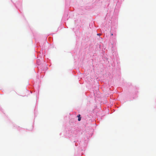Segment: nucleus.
I'll return each instance as SVG.
<instances>
[{
  "label": "nucleus",
  "instance_id": "obj_2",
  "mask_svg": "<svg viewBox=\"0 0 156 156\" xmlns=\"http://www.w3.org/2000/svg\"><path fill=\"white\" fill-rule=\"evenodd\" d=\"M97 35H101V34H98Z\"/></svg>",
  "mask_w": 156,
  "mask_h": 156
},
{
  "label": "nucleus",
  "instance_id": "obj_1",
  "mask_svg": "<svg viewBox=\"0 0 156 156\" xmlns=\"http://www.w3.org/2000/svg\"><path fill=\"white\" fill-rule=\"evenodd\" d=\"M80 115H79L78 116H77V117H78V120L79 121H80V120H81V118L80 116Z\"/></svg>",
  "mask_w": 156,
  "mask_h": 156
},
{
  "label": "nucleus",
  "instance_id": "obj_3",
  "mask_svg": "<svg viewBox=\"0 0 156 156\" xmlns=\"http://www.w3.org/2000/svg\"><path fill=\"white\" fill-rule=\"evenodd\" d=\"M111 35L112 36V35H113V34L112 33V34H111Z\"/></svg>",
  "mask_w": 156,
  "mask_h": 156
}]
</instances>
